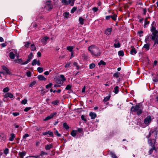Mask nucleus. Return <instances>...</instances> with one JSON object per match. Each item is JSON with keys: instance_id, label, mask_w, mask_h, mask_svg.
<instances>
[{"instance_id": "obj_1", "label": "nucleus", "mask_w": 158, "mask_h": 158, "mask_svg": "<svg viewBox=\"0 0 158 158\" xmlns=\"http://www.w3.org/2000/svg\"><path fill=\"white\" fill-rule=\"evenodd\" d=\"M88 48L92 55L96 57L100 56L101 52L98 48L95 47L94 45H91Z\"/></svg>"}, {"instance_id": "obj_2", "label": "nucleus", "mask_w": 158, "mask_h": 158, "mask_svg": "<svg viewBox=\"0 0 158 158\" xmlns=\"http://www.w3.org/2000/svg\"><path fill=\"white\" fill-rule=\"evenodd\" d=\"M141 103H139L136 104L135 106H132L131 108L130 111L131 112H136V114L139 116L143 113V110L140 109V107Z\"/></svg>"}, {"instance_id": "obj_3", "label": "nucleus", "mask_w": 158, "mask_h": 158, "mask_svg": "<svg viewBox=\"0 0 158 158\" xmlns=\"http://www.w3.org/2000/svg\"><path fill=\"white\" fill-rule=\"evenodd\" d=\"M150 31L152 33L151 40H152L158 38V31L156 30V28L155 26L152 25L151 27Z\"/></svg>"}, {"instance_id": "obj_4", "label": "nucleus", "mask_w": 158, "mask_h": 158, "mask_svg": "<svg viewBox=\"0 0 158 158\" xmlns=\"http://www.w3.org/2000/svg\"><path fill=\"white\" fill-rule=\"evenodd\" d=\"M45 7L48 10H50L53 8V6L51 3L50 1H47Z\"/></svg>"}, {"instance_id": "obj_5", "label": "nucleus", "mask_w": 158, "mask_h": 158, "mask_svg": "<svg viewBox=\"0 0 158 158\" xmlns=\"http://www.w3.org/2000/svg\"><path fill=\"white\" fill-rule=\"evenodd\" d=\"M2 69L6 71L5 73H4L3 72H0V73L3 74H10L11 73L9 71L8 68H7L6 66L3 65L2 66Z\"/></svg>"}, {"instance_id": "obj_6", "label": "nucleus", "mask_w": 158, "mask_h": 158, "mask_svg": "<svg viewBox=\"0 0 158 158\" xmlns=\"http://www.w3.org/2000/svg\"><path fill=\"white\" fill-rule=\"evenodd\" d=\"M57 114V113L56 112H55L51 114L50 115L47 116V117L45 118L44 119V121H47L49 120L52 118H53L54 116L56 115Z\"/></svg>"}, {"instance_id": "obj_7", "label": "nucleus", "mask_w": 158, "mask_h": 158, "mask_svg": "<svg viewBox=\"0 0 158 158\" xmlns=\"http://www.w3.org/2000/svg\"><path fill=\"white\" fill-rule=\"evenodd\" d=\"M152 120L151 117L150 116H148L146 118H145L144 121V123L146 125H148L151 122Z\"/></svg>"}, {"instance_id": "obj_8", "label": "nucleus", "mask_w": 158, "mask_h": 158, "mask_svg": "<svg viewBox=\"0 0 158 158\" xmlns=\"http://www.w3.org/2000/svg\"><path fill=\"white\" fill-rule=\"evenodd\" d=\"M14 61L15 63H18L20 64L25 65L27 64L26 63H25V61L24 62L22 60L21 58L15 60Z\"/></svg>"}, {"instance_id": "obj_9", "label": "nucleus", "mask_w": 158, "mask_h": 158, "mask_svg": "<svg viewBox=\"0 0 158 158\" xmlns=\"http://www.w3.org/2000/svg\"><path fill=\"white\" fill-rule=\"evenodd\" d=\"M33 57V54L32 52H31L28 55L27 60L25 61V63L27 64L32 59Z\"/></svg>"}, {"instance_id": "obj_10", "label": "nucleus", "mask_w": 158, "mask_h": 158, "mask_svg": "<svg viewBox=\"0 0 158 158\" xmlns=\"http://www.w3.org/2000/svg\"><path fill=\"white\" fill-rule=\"evenodd\" d=\"M89 116L91 117V119H94L97 117V114L94 112H90L89 113Z\"/></svg>"}, {"instance_id": "obj_11", "label": "nucleus", "mask_w": 158, "mask_h": 158, "mask_svg": "<svg viewBox=\"0 0 158 158\" xmlns=\"http://www.w3.org/2000/svg\"><path fill=\"white\" fill-rule=\"evenodd\" d=\"M13 97V95L10 93H7L6 94L4 95V98H7L9 97L10 98H11Z\"/></svg>"}, {"instance_id": "obj_12", "label": "nucleus", "mask_w": 158, "mask_h": 158, "mask_svg": "<svg viewBox=\"0 0 158 158\" xmlns=\"http://www.w3.org/2000/svg\"><path fill=\"white\" fill-rule=\"evenodd\" d=\"M38 79L40 81H45L47 80V78H45L43 75H39L37 76Z\"/></svg>"}, {"instance_id": "obj_13", "label": "nucleus", "mask_w": 158, "mask_h": 158, "mask_svg": "<svg viewBox=\"0 0 158 158\" xmlns=\"http://www.w3.org/2000/svg\"><path fill=\"white\" fill-rule=\"evenodd\" d=\"M49 38L47 36L44 37V38H43L41 40V42L43 43V44L45 45L46 44L47 40H48L49 39Z\"/></svg>"}, {"instance_id": "obj_14", "label": "nucleus", "mask_w": 158, "mask_h": 158, "mask_svg": "<svg viewBox=\"0 0 158 158\" xmlns=\"http://www.w3.org/2000/svg\"><path fill=\"white\" fill-rule=\"evenodd\" d=\"M26 153L25 151H23L22 152H19L18 155L21 158H23L24 156H25L26 155Z\"/></svg>"}, {"instance_id": "obj_15", "label": "nucleus", "mask_w": 158, "mask_h": 158, "mask_svg": "<svg viewBox=\"0 0 158 158\" xmlns=\"http://www.w3.org/2000/svg\"><path fill=\"white\" fill-rule=\"evenodd\" d=\"M150 44L148 43H147L146 44H145L144 45V46L143 48H145L147 51H148L150 49Z\"/></svg>"}, {"instance_id": "obj_16", "label": "nucleus", "mask_w": 158, "mask_h": 158, "mask_svg": "<svg viewBox=\"0 0 158 158\" xmlns=\"http://www.w3.org/2000/svg\"><path fill=\"white\" fill-rule=\"evenodd\" d=\"M119 88L118 86H116L114 88V90L113 92L115 94H117L119 91Z\"/></svg>"}, {"instance_id": "obj_17", "label": "nucleus", "mask_w": 158, "mask_h": 158, "mask_svg": "<svg viewBox=\"0 0 158 158\" xmlns=\"http://www.w3.org/2000/svg\"><path fill=\"white\" fill-rule=\"evenodd\" d=\"M130 53L132 55H134L136 54L137 53V51H136L135 48L133 47L131 49Z\"/></svg>"}, {"instance_id": "obj_18", "label": "nucleus", "mask_w": 158, "mask_h": 158, "mask_svg": "<svg viewBox=\"0 0 158 158\" xmlns=\"http://www.w3.org/2000/svg\"><path fill=\"white\" fill-rule=\"evenodd\" d=\"M112 31V29L111 28H107L105 31V33L106 34L110 35Z\"/></svg>"}, {"instance_id": "obj_19", "label": "nucleus", "mask_w": 158, "mask_h": 158, "mask_svg": "<svg viewBox=\"0 0 158 158\" xmlns=\"http://www.w3.org/2000/svg\"><path fill=\"white\" fill-rule=\"evenodd\" d=\"M110 155L111 156L112 158H118L115 154L113 152L110 151Z\"/></svg>"}, {"instance_id": "obj_20", "label": "nucleus", "mask_w": 158, "mask_h": 158, "mask_svg": "<svg viewBox=\"0 0 158 158\" xmlns=\"http://www.w3.org/2000/svg\"><path fill=\"white\" fill-rule=\"evenodd\" d=\"M53 145L52 144H50L46 145L45 147V149L46 150H49L51 148H52Z\"/></svg>"}, {"instance_id": "obj_21", "label": "nucleus", "mask_w": 158, "mask_h": 158, "mask_svg": "<svg viewBox=\"0 0 158 158\" xmlns=\"http://www.w3.org/2000/svg\"><path fill=\"white\" fill-rule=\"evenodd\" d=\"M110 16H111L110 18H111L114 21H115L116 20V18L117 17V15L116 14H114L113 15H110Z\"/></svg>"}, {"instance_id": "obj_22", "label": "nucleus", "mask_w": 158, "mask_h": 158, "mask_svg": "<svg viewBox=\"0 0 158 158\" xmlns=\"http://www.w3.org/2000/svg\"><path fill=\"white\" fill-rule=\"evenodd\" d=\"M63 2L64 3V5H68L69 4H70V5L72 1L71 0H69L68 2L67 0H64Z\"/></svg>"}, {"instance_id": "obj_23", "label": "nucleus", "mask_w": 158, "mask_h": 158, "mask_svg": "<svg viewBox=\"0 0 158 158\" xmlns=\"http://www.w3.org/2000/svg\"><path fill=\"white\" fill-rule=\"evenodd\" d=\"M15 55L14 53L11 52L9 53V57L11 59H13L15 58Z\"/></svg>"}, {"instance_id": "obj_24", "label": "nucleus", "mask_w": 158, "mask_h": 158, "mask_svg": "<svg viewBox=\"0 0 158 158\" xmlns=\"http://www.w3.org/2000/svg\"><path fill=\"white\" fill-rule=\"evenodd\" d=\"M0 137L1 139L3 140H5L6 139V136L3 134H1L0 135Z\"/></svg>"}, {"instance_id": "obj_25", "label": "nucleus", "mask_w": 158, "mask_h": 158, "mask_svg": "<svg viewBox=\"0 0 158 158\" xmlns=\"http://www.w3.org/2000/svg\"><path fill=\"white\" fill-rule=\"evenodd\" d=\"M110 97L111 96L110 95L105 97L103 100V102H106L107 101H108L110 100Z\"/></svg>"}, {"instance_id": "obj_26", "label": "nucleus", "mask_w": 158, "mask_h": 158, "mask_svg": "<svg viewBox=\"0 0 158 158\" xmlns=\"http://www.w3.org/2000/svg\"><path fill=\"white\" fill-rule=\"evenodd\" d=\"M15 137V135L14 133L10 134V137L9 138V140L10 141H13L14 138Z\"/></svg>"}, {"instance_id": "obj_27", "label": "nucleus", "mask_w": 158, "mask_h": 158, "mask_svg": "<svg viewBox=\"0 0 158 158\" xmlns=\"http://www.w3.org/2000/svg\"><path fill=\"white\" fill-rule=\"evenodd\" d=\"M151 38V36H150L149 35H147L146 36V38L144 40L145 42L146 43H147L148 42H149V40Z\"/></svg>"}, {"instance_id": "obj_28", "label": "nucleus", "mask_w": 158, "mask_h": 158, "mask_svg": "<svg viewBox=\"0 0 158 158\" xmlns=\"http://www.w3.org/2000/svg\"><path fill=\"white\" fill-rule=\"evenodd\" d=\"M120 74V73L118 72H116L113 75V77H115L117 78L119 77Z\"/></svg>"}, {"instance_id": "obj_29", "label": "nucleus", "mask_w": 158, "mask_h": 158, "mask_svg": "<svg viewBox=\"0 0 158 158\" xmlns=\"http://www.w3.org/2000/svg\"><path fill=\"white\" fill-rule=\"evenodd\" d=\"M84 19L82 18L81 17H80L79 19V22L80 23L81 25H83L84 24Z\"/></svg>"}, {"instance_id": "obj_30", "label": "nucleus", "mask_w": 158, "mask_h": 158, "mask_svg": "<svg viewBox=\"0 0 158 158\" xmlns=\"http://www.w3.org/2000/svg\"><path fill=\"white\" fill-rule=\"evenodd\" d=\"M118 54L119 56H124V52L123 50H120L118 52Z\"/></svg>"}, {"instance_id": "obj_31", "label": "nucleus", "mask_w": 158, "mask_h": 158, "mask_svg": "<svg viewBox=\"0 0 158 158\" xmlns=\"http://www.w3.org/2000/svg\"><path fill=\"white\" fill-rule=\"evenodd\" d=\"M63 127L66 130H68L69 128V126L66 123H64L63 124Z\"/></svg>"}, {"instance_id": "obj_32", "label": "nucleus", "mask_w": 158, "mask_h": 158, "mask_svg": "<svg viewBox=\"0 0 158 158\" xmlns=\"http://www.w3.org/2000/svg\"><path fill=\"white\" fill-rule=\"evenodd\" d=\"M76 131H75L74 130H73L71 132L70 134L73 137H74L76 136Z\"/></svg>"}, {"instance_id": "obj_33", "label": "nucleus", "mask_w": 158, "mask_h": 158, "mask_svg": "<svg viewBox=\"0 0 158 158\" xmlns=\"http://www.w3.org/2000/svg\"><path fill=\"white\" fill-rule=\"evenodd\" d=\"M98 65L99 66H100L101 65H106V63L102 60H101L98 63Z\"/></svg>"}, {"instance_id": "obj_34", "label": "nucleus", "mask_w": 158, "mask_h": 158, "mask_svg": "<svg viewBox=\"0 0 158 158\" xmlns=\"http://www.w3.org/2000/svg\"><path fill=\"white\" fill-rule=\"evenodd\" d=\"M73 47L72 46H68L67 47V49L71 52L72 53H73Z\"/></svg>"}, {"instance_id": "obj_35", "label": "nucleus", "mask_w": 158, "mask_h": 158, "mask_svg": "<svg viewBox=\"0 0 158 158\" xmlns=\"http://www.w3.org/2000/svg\"><path fill=\"white\" fill-rule=\"evenodd\" d=\"M73 65L74 66H76L77 68V69L79 70L80 68L79 65L76 62H74Z\"/></svg>"}, {"instance_id": "obj_36", "label": "nucleus", "mask_w": 158, "mask_h": 158, "mask_svg": "<svg viewBox=\"0 0 158 158\" xmlns=\"http://www.w3.org/2000/svg\"><path fill=\"white\" fill-rule=\"evenodd\" d=\"M60 77L61 78V80L63 82L66 80V78L64 76L63 74H61L60 75Z\"/></svg>"}, {"instance_id": "obj_37", "label": "nucleus", "mask_w": 158, "mask_h": 158, "mask_svg": "<svg viewBox=\"0 0 158 158\" xmlns=\"http://www.w3.org/2000/svg\"><path fill=\"white\" fill-rule=\"evenodd\" d=\"M121 44L119 42H118L117 44H114V46L115 48H119L121 47Z\"/></svg>"}, {"instance_id": "obj_38", "label": "nucleus", "mask_w": 158, "mask_h": 158, "mask_svg": "<svg viewBox=\"0 0 158 158\" xmlns=\"http://www.w3.org/2000/svg\"><path fill=\"white\" fill-rule=\"evenodd\" d=\"M153 41H154V43L153 46L156 47V44L158 45V38H156V40H153Z\"/></svg>"}, {"instance_id": "obj_39", "label": "nucleus", "mask_w": 158, "mask_h": 158, "mask_svg": "<svg viewBox=\"0 0 158 158\" xmlns=\"http://www.w3.org/2000/svg\"><path fill=\"white\" fill-rule=\"evenodd\" d=\"M36 81H33L32 82L31 84L29 85V87H33L34 85L36 84Z\"/></svg>"}, {"instance_id": "obj_40", "label": "nucleus", "mask_w": 158, "mask_h": 158, "mask_svg": "<svg viewBox=\"0 0 158 158\" xmlns=\"http://www.w3.org/2000/svg\"><path fill=\"white\" fill-rule=\"evenodd\" d=\"M59 102V100H56L53 101H52L51 102V103L52 104L54 105H57L58 103Z\"/></svg>"}, {"instance_id": "obj_41", "label": "nucleus", "mask_w": 158, "mask_h": 158, "mask_svg": "<svg viewBox=\"0 0 158 158\" xmlns=\"http://www.w3.org/2000/svg\"><path fill=\"white\" fill-rule=\"evenodd\" d=\"M52 85L53 84L52 83H49L48 84L46 85V88L48 89L49 88H51Z\"/></svg>"}, {"instance_id": "obj_42", "label": "nucleus", "mask_w": 158, "mask_h": 158, "mask_svg": "<svg viewBox=\"0 0 158 158\" xmlns=\"http://www.w3.org/2000/svg\"><path fill=\"white\" fill-rule=\"evenodd\" d=\"M143 33V31L142 30L139 31L137 32V34H138L139 35L140 37H141L143 36V35L141 34Z\"/></svg>"}, {"instance_id": "obj_43", "label": "nucleus", "mask_w": 158, "mask_h": 158, "mask_svg": "<svg viewBox=\"0 0 158 158\" xmlns=\"http://www.w3.org/2000/svg\"><path fill=\"white\" fill-rule=\"evenodd\" d=\"M48 134L49 135V136H48V137H54L53 132L48 131Z\"/></svg>"}, {"instance_id": "obj_44", "label": "nucleus", "mask_w": 158, "mask_h": 158, "mask_svg": "<svg viewBox=\"0 0 158 158\" xmlns=\"http://www.w3.org/2000/svg\"><path fill=\"white\" fill-rule=\"evenodd\" d=\"M95 66V65L94 63L90 64L89 65V68L90 69H92Z\"/></svg>"}, {"instance_id": "obj_45", "label": "nucleus", "mask_w": 158, "mask_h": 158, "mask_svg": "<svg viewBox=\"0 0 158 158\" xmlns=\"http://www.w3.org/2000/svg\"><path fill=\"white\" fill-rule=\"evenodd\" d=\"M37 71L39 73H41L43 71V69L42 68L39 67L37 69Z\"/></svg>"}, {"instance_id": "obj_46", "label": "nucleus", "mask_w": 158, "mask_h": 158, "mask_svg": "<svg viewBox=\"0 0 158 158\" xmlns=\"http://www.w3.org/2000/svg\"><path fill=\"white\" fill-rule=\"evenodd\" d=\"M9 150L8 148H6L4 151V153L5 155H7L9 153Z\"/></svg>"}, {"instance_id": "obj_47", "label": "nucleus", "mask_w": 158, "mask_h": 158, "mask_svg": "<svg viewBox=\"0 0 158 158\" xmlns=\"http://www.w3.org/2000/svg\"><path fill=\"white\" fill-rule=\"evenodd\" d=\"M31 50L32 51H35L36 49V48L35 47V45L34 44H32L31 46Z\"/></svg>"}, {"instance_id": "obj_48", "label": "nucleus", "mask_w": 158, "mask_h": 158, "mask_svg": "<svg viewBox=\"0 0 158 158\" xmlns=\"http://www.w3.org/2000/svg\"><path fill=\"white\" fill-rule=\"evenodd\" d=\"M72 85H70V84H69V85H67L65 88V89H66V90H70V89H71V88H72Z\"/></svg>"}, {"instance_id": "obj_49", "label": "nucleus", "mask_w": 158, "mask_h": 158, "mask_svg": "<svg viewBox=\"0 0 158 158\" xmlns=\"http://www.w3.org/2000/svg\"><path fill=\"white\" fill-rule=\"evenodd\" d=\"M54 134L58 137H60L61 135L60 134L57 130H56L54 132Z\"/></svg>"}, {"instance_id": "obj_50", "label": "nucleus", "mask_w": 158, "mask_h": 158, "mask_svg": "<svg viewBox=\"0 0 158 158\" xmlns=\"http://www.w3.org/2000/svg\"><path fill=\"white\" fill-rule=\"evenodd\" d=\"M9 88L8 87H6L3 89V92L6 93L9 91Z\"/></svg>"}, {"instance_id": "obj_51", "label": "nucleus", "mask_w": 158, "mask_h": 158, "mask_svg": "<svg viewBox=\"0 0 158 158\" xmlns=\"http://www.w3.org/2000/svg\"><path fill=\"white\" fill-rule=\"evenodd\" d=\"M37 63V61L36 59H34L31 63V64L32 66H34Z\"/></svg>"}, {"instance_id": "obj_52", "label": "nucleus", "mask_w": 158, "mask_h": 158, "mask_svg": "<svg viewBox=\"0 0 158 158\" xmlns=\"http://www.w3.org/2000/svg\"><path fill=\"white\" fill-rule=\"evenodd\" d=\"M77 8L75 7H73L71 10V13H74L76 10Z\"/></svg>"}, {"instance_id": "obj_53", "label": "nucleus", "mask_w": 158, "mask_h": 158, "mask_svg": "<svg viewBox=\"0 0 158 158\" xmlns=\"http://www.w3.org/2000/svg\"><path fill=\"white\" fill-rule=\"evenodd\" d=\"M27 100L26 99L24 98L23 100L22 101L21 103L25 105L27 103Z\"/></svg>"}, {"instance_id": "obj_54", "label": "nucleus", "mask_w": 158, "mask_h": 158, "mask_svg": "<svg viewBox=\"0 0 158 158\" xmlns=\"http://www.w3.org/2000/svg\"><path fill=\"white\" fill-rule=\"evenodd\" d=\"M48 90L44 91V89H42L41 90V94L42 96L44 95L46 93L48 92Z\"/></svg>"}, {"instance_id": "obj_55", "label": "nucleus", "mask_w": 158, "mask_h": 158, "mask_svg": "<svg viewBox=\"0 0 158 158\" xmlns=\"http://www.w3.org/2000/svg\"><path fill=\"white\" fill-rule=\"evenodd\" d=\"M81 118L82 120L84 122H86L87 121V120L85 117V116L83 115H82L81 116Z\"/></svg>"}, {"instance_id": "obj_56", "label": "nucleus", "mask_w": 158, "mask_h": 158, "mask_svg": "<svg viewBox=\"0 0 158 158\" xmlns=\"http://www.w3.org/2000/svg\"><path fill=\"white\" fill-rule=\"evenodd\" d=\"M26 75L28 77H31V73L30 71H28L26 72Z\"/></svg>"}, {"instance_id": "obj_57", "label": "nucleus", "mask_w": 158, "mask_h": 158, "mask_svg": "<svg viewBox=\"0 0 158 158\" xmlns=\"http://www.w3.org/2000/svg\"><path fill=\"white\" fill-rule=\"evenodd\" d=\"M31 107H26L24 110L25 112H27L31 109Z\"/></svg>"}, {"instance_id": "obj_58", "label": "nucleus", "mask_w": 158, "mask_h": 158, "mask_svg": "<svg viewBox=\"0 0 158 158\" xmlns=\"http://www.w3.org/2000/svg\"><path fill=\"white\" fill-rule=\"evenodd\" d=\"M12 114L14 116H16L19 115V113L18 112H14L12 113Z\"/></svg>"}, {"instance_id": "obj_59", "label": "nucleus", "mask_w": 158, "mask_h": 158, "mask_svg": "<svg viewBox=\"0 0 158 158\" xmlns=\"http://www.w3.org/2000/svg\"><path fill=\"white\" fill-rule=\"evenodd\" d=\"M29 135L28 134L26 133L24 134V135L23 136V139H25L27 137H28L29 136Z\"/></svg>"}, {"instance_id": "obj_60", "label": "nucleus", "mask_w": 158, "mask_h": 158, "mask_svg": "<svg viewBox=\"0 0 158 158\" xmlns=\"http://www.w3.org/2000/svg\"><path fill=\"white\" fill-rule=\"evenodd\" d=\"M64 17L65 18H69V13L67 12H65L64 13Z\"/></svg>"}, {"instance_id": "obj_61", "label": "nucleus", "mask_w": 158, "mask_h": 158, "mask_svg": "<svg viewBox=\"0 0 158 158\" xmlns=\"http://www.w3.org/2000/svg\"><path fill=\"white\" fill-rule=\"evenodd\" d=\"M30 44V43L29 42H26L24 46L25 47L28 48Z\"/></svg>"}, {"instance_id": "obj_62", "label": "nucleus", "mask_w": 158, "mask_h": 158, "mask_svg": "<svg viewBox=\"0 0 158 158\" xmlns=\"http://www.w3.org/2000/svg\"><path fill=\"white\" fill-rule=\"evenodd\" d=\"M71 64V63L70 62L66 64L64 66L66 68H68L69 67H70V65Z\"/></svg>"}, {"instance_id": "obj_63", "label": "nucleus", "mask_w": 158, "mask_h": 158, "mask_svg": "<svg viewBox=\"0 0 158 158\" xmlns=\"http://www.w3.org/2000/svg\"><path fill=\"white\" fill-rule=\"evenodd\" d=\"M98 8L96 7H94L92 8V10L94 12H96L98 10Z\"/></svg>"}, {"instance_id": "obj_64", "label": "nucleus", "mask_w": 158, "mask_h": 158, "mask_svg": "<svg viewBox=\"0 0 158 158\" xmlns=\"http://www.w3.org/2000/svg\"><path fill=\"white\" fill-rule=\"evenodd\" d=\"M57 82L58 84H62L64 82H63V81H61V80H60V79L57 80Z\"/></svg>"}]
</instances>
